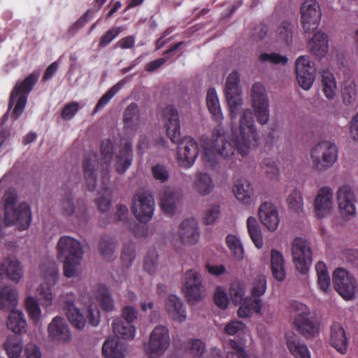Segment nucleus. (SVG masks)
<instances>
[{
    "label": "nucleus",
    "mask_w": 358,
    "mask_h": 358,
    "mask_svg": "<svg viewBox=\"0 0 358 358\" xmlns=\"http://www.w3.org/2000/svg\"><path fill=\"white\" fill-rule=\"evenodd\" d=\"M240 78L237 71L231 72L227 77L225 85V93L234 94L239 92Z\"/></svg>",
    "instance_id": "nucleus-59"
},
{
    "label": "nucleus",
    "mask_w": 358,
    "mask_h": 358,
    "mask_svg": "<svg viewBox=\"0 0 358 358\" xmlns=\"http://www.w3.org/2000/svg\"><path fill=\"white\" fill-rule=\"evenodd\" d=\"M7 327L15 334H22L26 331L27 322L24 314L18 310H11L8 317Z\"/></svg>",
    "instance_id": "nucleus-35"
},
{
    "label": "nucleus",
    "mask_w": 358,
    "mask_h": 358,
    "mask_svg": "<svg viewBox=\"0 0 358 358\" xmlns=\"http://www.w3.org/2000/svg\"><path fill=\"white\" fill-rule=\"evenodd\" d=\"M136 257V250L132 243L124 245L121 255V259L124 266L129 268Z\"/></svg>",
    "instance_id": "nucleus-57"
},
{
    "label": "nucleus",
    "mask_w": 358,
    "mask_h": 358,
    "mask_svg": "<svg viewBox=\"0 0 358 358\" xmlns=\"http://www.w3.org/2000/svg\"><path fill=\"white\" fill-rule=\"evenodd\" d=\"M229 294L233 303L236 305L243 304L244 299V289L238 284H233L229 289Z\"/></svg>",
    "instance_id": "nucleus-64"
},
{
    "label": "nucleus",
    "mask_w": 358,
    "mask_h": 358,
    "mask_svg": "<svg viewBox=\"0 0 358 358\" xmlns=\"http://www.w3.org/2000/svg\"><path fill=\"white\" fill-rule=\"evenodd\" d=\"M259 217L268 230L273 231L277 229L280 222L278 210L272 203L264 202L260 205Z\"/></svg>",
    "instance_id": "nucleus-23"
},
{
    "label": "nucleus",
    "mask_w": 358,
    "mask_h": 358,
    "mask_svg": "<svg viewBox=\"0 0 358 358\" xmlns=\"http://www.w3.org/2000/svg\"><path fill=\"white\" fill-rule=\"evenodd\" d=\"M313 166L319 171L331 167L338 158V148L334 143L328 141L319 142L310 152Z\"/></svg>",
    "instance_id": "nucleus-9"
},
{
    "label": "nucleus",
    "mask_w": 358,
    "mask_h": 358,
    "mask_svg": "<svg viewBox=\"0 0 358 358\" xmlns=\"http://www.w3.org/2000/svg\"><path fill=\"white\" fill-rule=\"evenodd\" d=\"M65 308L70 323L78 329H83L85 327L87 320L93 327H96L100 322V312L95 306L90 305L81 312L75 306L73 301H67L65 303Z\"/></svg>",
    "instance_id": "nucleus-10"
},
{
    "label": "nucleus",
    "mask_w": 358,
    "mask_h": 358,
    "mask_svg": "<svg viewBox=\"0 0 358 358\" xmlns=\"http://www.w3.org/2000/svg\"><path fill=\"white\" fill-rule=\"evenodd\" d=\"M80 108L79 103L76 101H71L66 103L61 113V116L64 120H71Z\"/></svg>",
    "instance_id": "nucleus-63"
},
{
    "label": "nucleus",
    "mask_w": 358,
    "mask_h": 358,
    "mask_svg": "<svg viewBox=\"0 0 358 358\" xmlns=\"http://www.w3.org/2000/svg\"><path fill=\"white\" fill-rule=\"evenodd\" d=\"M194 187L200 194L207 195L213 191L214 185L208 174L206 173H199L194 181Z\"/></svg>",
    "instance_id": "nucleus-43"
},
{
    "label": "nucleus",
    "mask_w": 358,
    "mask_h": 358,
    "mask_svg": "<svg viewBox=\"0 0 358 358\" xmlns=\"http://www.w3.org/2000/svg\"><path fill=\"white\" fill-rule=\"evenodd\" d=\"M266 281L264 276L257 277L254 282L251 296L245 298L243 303L238 310L237 314L240 317H250L253 313H260L262 309V300L260 296L266 291Z\"/></svg>",
    "instance_id": "nucleus-11"
},
{
    "label": "nucleus",
    "mask_w": 358,
    "mask_h": 358,
    "mask_svg": "<svg viewBox=\"0 0 358 358\" xmlns=\"http://www.w3.org/2000/svg\"><path fill=\"white\" fill-rule=\"evenodd\" d=\"M183 291L189 302L201 300L203 284L201 275L196 271L190 269L185 273Z\"/></svg>",
    "instance_id": "nucleus-20"
},
{
    "label": "nucleus",
    "mask_w": 358,
    "mask_h": 358,
    "mask_svg": "<svg viewBox=\"0 0 358 358\" xmlns=\"http://www.w3.org/2000/svg\"><path fill=\"white\" fill-rule=\"evenodd\" d=\"M229 345L233 351L228 352L226 358H250V355L244 348L234 340L229 341Z\"/></svg>",
    "instance_id": "nucleus-60"
},
{
    "label": "nucleus",
    "mask_w": 358,
    "mask_h": 358,
    "mask_svg": "<svg viewBox=\"0 0 358 358\" xmlns=\"http://www.w3.org/2000/svg\"><path fill=\"white\" fill-rule=\"evenodd\" d=\"M115 245L116 243L113 238L108 236H103L99 245V252L102 257L110 260L115 253Z\"/></svg>",
    "instance_id": "nucleus-47"
},
{
    "label": "nucleus",
    "mask_w": 358,
    "mask_h": 358,
    "mask_svg": "<svg viewBox=\"0 0 358 358\" xmlns=\"http://www.w3.org/2000/svg\"><path fill=\"white\" fill-rule=\"evenodd\" d=\"M292 254L296 269L301 274H306L312 263V250L308 243L296 238L292 243Z\"/></svg>",
    "instance_id": "nucleus-13"
},
{
    "label": "nucleus",
    "mask_w": 358,
    "mask_h": 358,
    "mask_svg": "<svg viewBox=\"0 0 358 358\" xmlns=\"http://www.w3.org/2000/svg\"><path fill=\"white\" fill-rule=\"evenodd\" d=\"M113 330L115 336L122 339H132L135 336V328L129 322L120 319L114 320L112 324Z\"/></svg>",
    "instance_id": "nucleus-36"
},
{
    "label": "nucleus",
    "mask_w": 358,
    "mask_h": 358,
    "mask_svg": "<svg viewBox=\"0 0 358 358\" xmlns=\"http://www.w3.org/2000/svg\"><path fill=\"white\" fill-rule=\"evenodd\" d=\"M287 346L296 358H310L306 345L300 342L296 336L287 338Z\"/></svg>",
    "instance_id": "nucleus-40"
},
{
    "label": "nucleus",
    "mask_w": 358,
    "mask_h": 358,
    "mask_svg": "<svg viewBox=\"0 0 358 358\" xmlns=\"http://www.w3.org/2000/svg\"><path fill=\"white\" fill-rule=\"evenodd\" d=\"M180 191L167 188L165 189L161 196L162 209L168 214H173L181 200Z\"/></svg>",
    "instance_id": "nucleus-29"
},
{
    "label": "nucleus",
    "mask_w": 358,
    "mask_h": 358,
    "mask_svg": "<svg viewBox=\"0 0 358 358\" xmlns=\"http://www.w3.org/2000/svg\"><path fill=\"white\" fill-rule=\"evenodd\" d=\"M330 345L340 354L345 355L348 349V338L343 326L338 322H334L330 329Z\"/></svg>",
    "instance_id": "nucleus-25"
},
{
    "label": "nucleus",
    "mask_w": 358,
    "mask_h": 358,
    "mask_svg": "<svg viewBox=\"0 0 358 358\" xmlns=\"http://www.w3.org/2000/svg\"><path fill=\"white\" fill-rule=\"evenodd\" d=\"M321 83L324 96L328 99H333L337 91V85L334 76L328 71H324L322 73Z\"/></svg>",
    "instance_id": "nucleus-42"
},
{
    "label": "nucleus",
    "mask_w": 358,
    "mask_h": 358,
    "mask_svg": "<svg viewBox=\"0 0 358 358\" xmlns=\"http://www.w3.org/2000/svg\"><path fill=\"white\" fill-rule=\"evenodd\" d=\"M115 171L124 173L131 166L133 161L132 145L129 142L125 143L116 154Z\"/></svg>",
    "instance_id": "nucleus-28"
},
{
    "label": "nucleus",
    "mask_w": 358,
    "mask_h": 358,
    "mask_svg": "<svg viewBox=\"0 0 358 358\" xmlns=\"http://www.w3.org/2000/svg\"><path fill=\"white\" fill-rule=\"evenodd\" d=\"M357 89L355 82L345 83L342 90V100L345 106L355 107L357 102Z\"/></svg>",
    "instance_id": "nucleus-45"
},
{
    "label": "nucleus",
    "mask_w": 358,
    "mask_h": 358,
    "mask_svg": "<svg viewBox=\"0 0 358 358\" xmlns=\"http://www.w3.org/2000/svg\"><path fill=\"white\" fill-rule=\"evenodd\" d=\"M62 189L64 191V196L62 201V210L64 215L71 216L76 214L80 223L87 222V208L83 201H81V203L78 201L76 208L73 202L71 191L68 187H62Z\"/></svg>",
    "instance_id": "nucleus-21"
},
{
    "label": "nucleus",
    "mask_w": 358,
    "mask_h": 358,
    "mask_svg": "<svg viewBox=\"0 0 358 358\" xmlns=\"http://www.w3.org/2000/svg\"><path fill=\"white\" fill-rule=\"evenodd\" d=\"M248 234L252 242L257 248L263 246V238L259 225L254 217H249L247 220Z\"/></svg>",
    "instance_id": "nucleus-44"
},
{
    "label": "nucleus",
    "mask_w": 358,
    "mask_h": 358,
    "mask_svg": "<svg viewBox=\"0 0 358 358\" xmlns=\"http://www.w3.org/2000/svg\"><path fill=\"white\" fill-rule=\"evenodd\" d=\"M41 273L44 283L37 288L38 300L44 306H50L52 303V287L59 278V271L55 262L47 260L41 265Z\"/></svg>",
    "instance_id": "nucleus-8"
},
{
    "label": "nucleus",
    "mask_w": 358,
    "mask_h": 358,
    "mask_svg": "<svg viewBox=\"0 0 358 358\" xmlns=\"http://www.w3.org/2000/svg\"><path fill=\"white\" fill-rule=\"evenodd\" d=\"M57 250L59 259L64 262V275L67 278L73 277L76 266L83 258L80 243L71 236H62L57 243Z\"/></svg>",
    "instance_id": "nucleus-5"
},
{
    "label": "nucleus",
    "mask_w": 358,
    "mask_h": 358,
    "mask_svg": "<svg viewBox=\"0 0 358 358\" xmlns=\"http://www.w3.org/2000/svg\"><path fill=\"white\" fill-rule=\"evenodd\" d=\"M333 284L335 289L343 298L350 299L354 296L356 280L345 269L338 268L334 271Z\"/></svg>",
    "instance_id": "nucleus-17"
},
{
    "label": "nucleus",
    "mask_w": 358,
    "mask_h": 358,
    "mask_svg": "<svg viewBox=\"0 0 358 358\" xmlns=\"http://www.w3.org/2000/svg\"><path fill=\"white\" fill-rule=\"evenodd\" d=\"M296 77L299 85L305 90H309L315 80V69L309 57L302 55L295 62Z\"/></svg>",
    "instance_id": "nucleus-18"
},
{
    "label": "nucleus",
    "mask_w": 358,
    "mask_h": 358,
    "mask_svg": "<svg viewBox=\"0 0 358 358\" xmlns=\"http://www.w3.org/2000/svg\"><path fill=\"white\" fill-rule=\"evenodd\" d=\"M120 88L121 85L120 83H117L110 88L98 101L94 108V112H97L103 109L108 103L110 100L115 95V94L118 92Z\"/></svg>",
    "instance_id": "nucleus-55"
},
{
    "label": "nucleus",
    "mask_w": 358,
    "mask_h": 358,
    "mask_svg": "<svg viewBox=\"0 0 358 358\" xmlns=\"http://www.w3.org/2000/svg\"><path fill=\"white\" fill-rule=\"evenodd\" d=\"M165 121L167 136L178 143V158L179 164L185 168L191 167L199 155L197 142L191 137L181 141L180 121L178 110L173 106H166L162 112Z\"/></svg>",
    "instance_id": "nucleus-2"
},
{
    "label": "nucleus",
    "mask_w": 358,
    "mask_h": 358,
    "mask_svg": "<svg viewBox=\"0 0 358 358\" xmlns=\"http://www.w3.org/2000/svg\"><path fill=\"white\" fill-rule=\"evenodd\" d=\"M317 275V283L320 289L324 292H327L330 286V277L327 268L324 263L319 262L315 265Z\"/></svg>",
    "instance_id": "nucleus-48"
},
{
    "label": "nucleus",
    "mask_w": 358,
    "mask_h": 358,
    "mask_svg": "<svg viewBox=\"0 0 358 358\" xmlns=\"http://www.w3.org/2000/svg\"><path fill=\"white\" fill-rule=\"evenodd\" d=\"M225 96L229 107L231 118L236 119L241 113L243 103L241 94L239 92L234 94L225 93Z\"/></svg>",
    "instance_id": "nucleus-50"
},
{
    "label": "nucleus",
    "mask_w": 358,
    "mask_h": 358,
    "mask_svg": "<svg viewBox=\"0 0 358 358\" xmlns=\"http://www.w3.org/2000/svg\"><path fill=\"white\" fill-rule=\"evenodd\" d=\"M333 206V192L329 187H321L314 201L315 213L322 218L330 213Z\"/></svg>",
    "instance_id": "nucleus-22"
},
{
    "label": "nucleus",
    "mask_w": 358,
    "mask_h": 358,
    "mask_svg": "<svg viewBox=\"0 0 358 358\" xmlns=\"http://www.w3.org/2000/svg\"><path fill=\"white\" fill-rule=\"evenodd\" d=\"M252 106L254 108L257 122L265 124L269 119L268 101L266 89L260 83H255L252 87Z\"/></svg>",
    "instance_id": "nucleus-14"
},
{
    "label": "nucleus",
    "mask_w": 358,
    "mask_h": 358,
    "mask_svg": "<svg viewBox=\"0 0 358 358\" xmlns=\"http://www.w3.org/2000/svg\"><path fill=\"white\" fill-rule=\"evenodd\" d=\"M311 52L319 58L325 56L328 52L327 36L322 31H317L309 43Z\"/></svg>",
    "instance_id": "nucleus-33"
},
{
    "label": "nucleus",
    "mask_w": 358,
    "mask_h": 358,
    "mask_svg": "<svg viewBox=\"0 0 358 358\" xmlns=\"http://www.w3.org/2000/svg\"><path fill=\"white\" fill-rule=\"evenodd\" d=\"M289 207L294 211L299 212L302 210L303 202L301 192L294 189L287 198Z\"/></svg>",
    "instance_id": "nucleus-58"
},
{
    "label": "nucleus",
    "mask_w": 358,
    "mask_h": 358,
    "mask_svg": "<svg viewBox=\"0 0 358 358\" xmlns=\"http://www.w3.org/2000/svg\"><path fill=\"white\" fill-rule=\"evenodd\" d=\"M3 346L10 358H18L23 348L22 341L18 337L8 338Z\"/></svg>",
    "instance_id": "nucleus-49"
},
{
    "label": "nucleus",
    "mask_w": 358,
    "mask_h": 358,
    "mask_svg": "<svg viewBox=\"0 0 358 358\" xmlns=\"http://www.w3.org/2000/svg\"><path fill=\"white\" fill-rule=\"evenodd\" d=\"M214 302L221 309H225L229 305V299L226 291L217 287L214 294Z\"/></svg>",
    "instance_id": "nucleus-62"
},
{
    "label": "nucleus",
    "mask_w": 358,
    "mask_h": 358,
    "mask_svg": "<svg viewBox=\"0 0 358 358\" xmlns=\"http://www.w3.org/2000/svg\"><path fill=\"white\" fill-rule=\"evenodd\" d=\"M27 312L34 322H37L41 316V309L37 301L31 296L27 298L25 301Z\"/></svg>",
    "instance_id": "nucleus-54"
},
{
    "label": "nucleus",
    "mask_w": 358,
    "mask_h": 358,
    "mask_svg": "<svg viewBox=\"0 0 358 358\" xmlns=\"http://www.w3.org/2000/svg\"><path fill=\"white\" fill-rule=\"evenodd\" d=\"M124 128L127 131H136L139 124V109L136 103H130L124 113Z\"/></svg>",
    "instance_id": "nucleus-34"
},
{
    "label": "nucleus",
    "mask_w": 358,
    "mask_h": 358,
    "mask_svg": "<svg viewBox=\"0 0 358 358\" xmlns=\"http://www.w3.org/2000/svg\"><path fill=\"white\" fill-rule=\"evenodd\" d=\"M290 312L295 314L294 328L306 338L313 337L318 331V326L313 317H310V310L304 303L294 301L290 303Z\"/></svg>",
    "instance_id": "nucleus-7"
},
{
    "label": "nucleus",
    "mask_w": 358,
    "mask_h": 358,
    "mask_svg": "<svg viewBox=\"0 0 358 358\" xmlns=\"http://www.w3.org/2000/svg\"><path fill=\"white\" fill-rule=\"evenodd\" d=\"M122 27H113L100 38L99 47L102 48L108 45L122 31Z\"/></svg>",
    "instance_id": "nucleus-56"
},
{
    "label": "nucleus",
    "mask_w": 358,
    "mask_h": 358,
    "mask_svg": "<svg viewBox=\"0 0 358 358\" xmlns=\"http://www.w3.org/2000/svg\"><path fill=\"white\" fill-rule=\"evenodd\" d=\"M155 210L153 196L146 192L136 193L132 201L131 210L141 222L150 221Z\"/></svg>",
    "instance_id": "nucleus-16"
},
{
    "label": "nucleus",
    "mask_w": 358,
    "mask_h": 358,
    "mask_svg": "<svg viewBox=\"0 0 358 358\" xmlns=\"http://www.w3.org/2000/svg\"><path fill=\"white\" fill-rule=\"evenodd\" d=\"M166 310L169 316L176 321L182 322L185 320L186 310L180 298L176 295H170L166 301Z\"/></svg>",
    "instance_id": "nucleus-27"
},
{
    "label": "nucleus",
    "mask_w": 358,
    "mask_h": 358,
    "mask_svg": "<svg viewBox=\"0 0 358 358\" xmlns=\"http://www.w3.org/2000/svg\"><path fill=\"white\" fill-rule=\"evenodd\" d=\"M0 275H5L10 280L18 282L22 278V268L20 262L7 258L0 264Z\"/></svg>",
    "instance_id": "nucleus-30"
},
{
    "label": "nucleus",
    "mask_w": 358,
    "mask_h": 358,
    "mask_svg": "<svg viewBox=\"0 0 358 358\" xmlns=\"http://www.w3.org/2000/svg\"><path fill=\"white\" fill-rule=\"evenodd\" d=\"M94 10L89 8L78 20H77L68 29L67 34L73 36L79 29L83 27L94 16Z\"/></svg>",
    "instance_id": "nucleus-52"
},
{
    "label": "nucleus",
    "mask_w": 358,
    "mask_h": 358,
    "mask_svg": "<svg viewBox=\"0 0 358 358\" xmlns=\"http://www.w3.org/2000/svg\"><path fill=\"white\" fill-rule=\"evenodd\" d=\"M336 199L342 216L350 219L356 215L357 200L355 193L349 185H343L337 192Z\"/></svg>",
    "instance_id": "nucleus-19"
},
{
    "label": "nucleus",
    "mask_w": 358,
    "mask_h": 358,
    "mask_svg": "<svg viewBox=\"0 0 358 358\" xmlns=\"http://www.w3.org/2000/svg\"><path fill=\"white\" fill-rule=\"evenodd\" d=\"M226 243L234 257L237 259L243 258V248L238 237L233 234L227 235Z\"/></svg>",
    "instance_id": "nucleus-51"
},
{
    "label": "nucleus",
    "mask_w": 358,
    "mask_h": 358,
    "mask_svg": "<svg viewBox=\"0 0 358 358\" xmlns=\"http://www.w3.org/2000/svg\"><path fill=\"white\" fill-rule=\"evenodd\" d=\"M206 106L208 111L212 116V119L218 124L217 126H222L223 115L221 111L219 99L214 88H209L206 95Z\"/></svg>",
    "instance_id": "nucleus-32"
},
{
    "label": "nucleus",
    "mask_w": 358,
    "mask_h": 358,
    "mask_svg": "<svg viewBox=\"0 0 358 358\" xmlns=\"http://www.w3.org/2000/svg\"><path fill=\"white\" fill-rule=\"evenodd\" d=\"M178 235L182 244L193 245L199 238L197 224L194 219L184 220L180 225Z\"/></svg>",
    "instance_id": "nucleus-26"
},
{
    "label": "nucleus",
    "mask_w": 358,
    "mask_h": 358,
    "mask_svg": "<svg viewBox=\"0 0 358 358\" xmlns=\"http://www.w3.org/2000/svg\"><path fill=\"white\" fill-rule=\"evenodd\" d=\"M48 336L53 341L69 342L71 335L65 320L59 316L53 318L48 327Z\"/></svg>",
    "instance_id": "nucleus-24"
},
{
    "label": "nucleus",
    "mask_w": 358,
    "mask_h": 358,
    "mask_svg": "<svg viewBox=\"0 0 358 358\" xmlns=\"http://www.w3.org/2000/svg\"><path fill=\"white\" fill-rule=\"evenodd\" d=\"M225 130L222 126H217L213 131L210 145L203 143L201 158L205 164L213 166L215 163V153L225 160L234 164L240 155L241 158L248 155L251 146H255L258 141V134L255 126L254 114L250 109L244 110L239 122V136L228 141L225 137Z\"/></svg>",
    "instance_id": "nucleus-1"
},
{
    "label": "nucleus",
    "mask_w": 358,
    "mask_h": 358,
    "mask_svg": "<svg viewBox=\"0 0 358 358\" xmlns=\"http://www.w3.org/2000/svg\"><path fill=\"white\" fill-rule=\"evenodd\" d=\"M294 24L288 21H283L277 29L278 40L287 45H291L293 41Z\"/></svg>",
    "instance_id": "nucleus-46"
},
{
    "label": "nucleus",
    "mask_w": 358,
    "mask_h": 358,
    "mask_svg": "<svg viewBox=\"0 0 358 358\" xmlns=\"http://www.w3.org/2000/svg\"><path fill=\"white\" fill-rule=\"evenodd\" d=\"M259 59L264 62H269L274 64H282L283 65L286 64L288 61L287 57L275 52L263 53L259 56Z\"/></svg>",
    "instance_id": "nucleus-61"
},
{
    "label": "nucleus",
    "mask_w": 358,
    "mask_h": 358,
    "mask_svg": "<svg viewBox=\"0 0 358 358\" xmlns=\"http://www.w3.org/2000/svg\"><path fill=\"white\" fill-rule=\"evenodd\" d=\"M158 255L155 249H150L145 257L143 268L149 274H153L157 266Z\"/></svg>",
    "instance_id": "nucleus-53"
},
{
    "label": "nucleus",
    "mask_w": 358,
    "mask_h": 358,
    "mask_svg": "<svg viewBox=\"0 0 358 358\" xmlns=\"http://www.w3.org/2000/svg\"><path fill=\"white\" fill-rule=\"evenodd\" d=\"M170 345V337L168 329L164 326H157L152 331L146 353L149 358H159L167 350Z\"/></svg>",
    "instance_id": "nucleus-12"
},
{
    "label": "nucleus",
    "mask_w": 358,
    "mask_h": 358,
    "mask_svg": "<svg viewBox=\"0 0 358 358\" xmlns=\"http://www.w3.org/2000/svg\"><path fill=\"white\" fill-rule=\"evenodd\" d=\"M322 11L315 0H305L301 7V24L306 33L316 30L321 20Z\"/></svg>",
    "instance_id": "nucleus-15"
},
{
    "label": "nucleus",
    "mask_w": 358,
    "mask_h": 358,
    "mask_svg": "<svg viewBox=\"0 0 358 358\" xmlns=\"http://www.w3.org/2000/svg\"><path fill=\"white\" fill-rule=\"evenodd\" d=\"M271 271L273 276L278 281H282L285 278V271L282 255L275 250H271Z\"/></svg>",
    "instance_id": "nucleus-37"
},
{
    "label": "nucleus",
    "mask_w": 358,
    "mask_h": 358,
    "mask_svg": "<svg viewBox=\"0 0 358 358\" xmlns=\"http://www.w3.org/2000/svg\"><path fill=\"white\" fill-rule=\"evenodd\" d=\"M40 73L34 71L27 76L23 80L16 83L10 95L8 102V110H10L15 105L11 117L17 120L23 113L26 106L29 93L34 89Z\"/></svg>",
    "instance_id": "nucleus-6"
},
{
    "label": "nucleus",
    "mask_w": 358,
    "mask_h": 358,
    "mask_svg": "<svg viewBox=\"0 0 358 358\" xmlns=\"http://www.w3.org/2000/svg\"><path fill=\"white\" fill-rule=\"evenodd\" d=\"M17 194L8 191L4 194V222L6 226L15 224L20 231L26 230L31 222V212L27 203L23 202L17 208Z\"/></svg>",
    "instance_id": "nucleus-4"
},
{
    "label": "nucleus",
    "mask_w": 358,
    "mask_h": 358,
    "mask_svg": "<svg viewBox=\"0 0 358 358\" xmlns=\"http://www.w3.org/2000/svg\"><path fill=\"white\" fill-rule=\"evenodd\" d=\"M102 354L105 358H123L122 345L115 338L106 339L102 346Z\"/></svg>",
    "instance_id": "nucleus-38"
},
{
    "label": "nucleus",
    "mask_w": 358,
    "mask_h": 358,
    "mask_svg": "<svg viewBox=\"0 0 358 358\" xmlns=\"http://www.w3.org/2000/svg\"><path fill=\"white\" fill-rule=\"evenodd\" d=\"M95 298L100 307L105 312H110L114 309V301L110 290L103 285H100L95 292Z\"/></svg>",
    "instance_id": "nucleus-39"
},
{
    "label": "nucleus",
    "mask_w": 358,
    "mask_h": 358,
    "mask_svg": "<svg viewBox=\"0 0 358 358\" xmlns=\"http://www.w3.org/2000/svg\"><path fill=\"white\" fill-rule=\"evenodd\" d=\"M17 294L14 289L4 286L0 289V309L8 310L17 305Z\"/></svg>",
    "instance_id": "nucleus-41"
},
{
    "label": "nucleus",
    "mask_w": 358,
    "mask_h": 358,
    "mask_svg": "<svg viewBox=\"0 0 358 358\" xmlns=\"http://www.w3.org/2000/svg\"><path fill=\"white\" fill-rule=\"evenodd\" d=\"M234 193L236 198L245 205H249L252 201L253 188L248 180L245 179L237 180L234 188Z\"/></svg>",
    "instance_id": "nucleus-31"
},
{
    "label": "nucleus",
    "mask_w": 358,
    "mask_h": 358,
    "mask_svg": "<svg viewBox=\"0 0 358 358\" xmlns=\"http://www.w3.org/2000/svg\"><path fill=\"white\" fill-rule=\"evenodd\" d=\"M100 150V158L98 153L90 152L85 156L83 162L87 189L90 192L96 188L97 171L101 172L104 180H109L108 173L113 152V142L110 139L103 140Z\"/></svg>",
    "instance_id": "nucleus-3"
}]
</instances>
